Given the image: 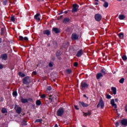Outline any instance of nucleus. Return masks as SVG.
I'll return each mask as SVG.
<instances>
[{
	"label": "nucleus",
	"instance_id": "nucleus-1",
	"mask_svg": "<svg viewBox=\"0 0 127 127\" xmlns=\"http://www.w3.org/2000/svg\"><path fill=\"white\" fill-rule=\"evenodd\" d=\"M23 83L25 85H29L30 84V78L28 76H26L23 79Z\"/></svg>",
	"mask_w": 127,
	"mask_h": 127
},
{
	"label": "nucleus",
	"instance_id": "nucleus-2",
	"mask_svg": "<svg viewBox=\"0 0 127 127\" xmlns=\"http://www.w3.org/2000/svg\"><path fill=\"white\" fill-rule=\"evenodd\" d=\"M64 114V109L61 108L57 111V116L62 117Z\"/></svg>",
	"mask_w": 127,
	"mask_h": 127
},
{
	"label": "nucleus",
	"instance_id": "nucleus-3",
	"mask_svg": "<svg viewBox=\"0 0 127 127\" xmlns=\"http://www.w3.org/2000/svg\"><path fill=\"white\" fill-rule=\"evenodd\" d=\"M72 12H77L79 8V5L77 4H73L72 5Z\"/></svg>",
	"mask_w": 127,
	"mask_h": 127
},
{
	"label": "nucleus",
	"instance_id": "nucleus-4",
	"mask_svg": "<svg viewBox=\"0 0 127 127\" xmlns=\"http://www.w3.org/2000/svg\"><path fill=\"white\" fill-rule=\"evenodd\" d=\"M95 19L96 21H101L102 20V15L100 14H96L95 15Z\"/></svg>",
	"mask_w": 127,
	"mask_h": 127
},
{
	"label": "nucleus",
	"instance_id": "nucleus-5",
	"mask_svg": "<svg viewBox=\"0 0 127 127\" xmlns=\"http://www.w3.org/2000/svg\"><path fill=\"white\" fill-rule=\"evenodd\" d=\"M88 84H87L84 82H82L81 83L80 88H81V90H83L84 89L88 88Z\"/></svg>",
	"mask_w": 127,
	"mask_h": 127
},
{
	"label": "nucleus",
	"instance_id": "nucleus-6",
	"mask_svg": "<svg viewBox=\"0 0 127 127\" xmlns=\"http://www.w3.org/2000/svg\"><path fill=\"white\" fill-rule=\"evenodd\" d=\"M71 38L72 40H77V39L79 38V36H78L76 33H73L71 35Z\"/></svg>",
	"mask_w": 127,
	"mask_h": 127
},
{
	"label": "nucleus",
	"instance_id": "nucleus-7",
	"mask_svg": "<svg viewBox=\"0 0 127 127\" xmlns=\"http://www.w3.org/2000/svg\"><path fill=\"white\" fill-rule=\"evenodd\" d=\"M99 105L100 106L101 109H104V107L105 106V104L104 103V101L102 98H100Z\"/></svg>",
	"mask_w": 127,
	"mask_h": 127
},
{
	"label": "nucleus",
	"instance_id": "nucleus-8",
	"mask_svg": "<svg viewBox=\"0 0 127 127\" xmlns=\"http://www.w3.org/2000/svg\"><path fill=\"white\" fill-rule=\"evenodd\" d=\"M15 110H16V112L17 114H20V113H21L22 109L20 107L16 106L15 107Z\"/></svg>",
	"mask_w": 127,
	"mask_h": 127
},
{
	"label": "nucleus",
	"instance_id": "nucleus-9",
	"mask_svg": "<svg viewBox=\"0 0 127 127\" xmlns=\"http://www.w3.org/2000/svg\"><path fill=\"white\" fill-rule=\"evenodd\" d=\"M79 104L80 106H82L83 108H87V107H89V105L84 103V102H79Z\"/></svg>",
	"mask_w": 127,
	"mask_h": 127
},
{
	"label": "nucleus",
	"instance_id": "nucleus-10",
	"mask_svg": "<svg viewBox=\"0 0 127 127\" xmlns=\"http://www.w3.org/2000/svg\"><path fill=\"white\" fill-rule=\"evenodd\" d=\"M83 53H84V52H83V50H79L77 52V53L76 54L77 57H81V56L83 55Z\"/></svg>",
	"mask_w": 127,
	"mask_h": 127
},
{
	"label": "nucleus",
	"instance_id": "nucleus-11",
	"mask_svg": "<svg viewBox=\"0 0 127 127\" xmlns=\"http://www.w3.org/2000/svg\"><path fill=\"white\" fill-rule=\"evenodd\" d=\"M121 124L122 126L124 127L127 126V119H123L121 121Z\"/></svg>",
	"mask_w": 127,
	"mask_h": 127
},
{
	"label": "nucleus",
	"instance_id": "nucleus-12",
	"mask_svg": "<svg viewBox=\"0 0 127 127\" xmlns=\"http://www.w3.org/2000/svg\"><path fill=\"white\" fill-rule=\"evenodd\" d=\"M19 40H21V41H23V40H25V41H28V38L27 37H25L23 38V36H20L19 37Z\"/></svg>",
	"mask_w": 127,
	"mask_h": 127
},
{
	"label": "nucleus",
	"instance_id": "nucleus-13",
	"mask_svg": "<svg viewBox=\"0 0 127 127\" xmlns=\"http://www.w3.org/2000/svg\"><path fill=\"white\" fill-rule=\"evenodd\" d=\"M49 99L51 100V103H52L56 99V96L55 95H50Z\"/></svg>",
	"mask_w": 127,
	"mask_h": 127
},
{
	"label": "nucleus",
	"instance_id": "nucleus-14",
	"mask_svg": "<svg viewBox=\"0 0 127 127\" xmlns=\"http://www.w3.org/2000/svg\"><path fill=\"white\" fill-rule=\"evenodd\" d=\"M111 105L112 107H114L115 109H117V104H115V100L112 99L111 101Z\"/></svg>",
	"mask_w": 127,
	"mask_h": 127
},
{
	"label": "nucleus",
	"instance_id": "nucleus-15",
	"mask_svg": "<svg viewBox=\"0 0 127 127\" xmlns=\"http://www.w3.org/2000/svg\"><path fill=\"white\" fill-rule=\"evenodd\" d=\"M119 18L120 20H124L126 18V16L124 14H120L119 15Z\"/></svg>",
	"mask_w": 127,
	"mask_h": 127
},
{
	"label": "nucleus",
	"instance_id": "nucleus-16",
	"mask_svg": "<svg viewBox=\"0 0 127 127\" xmlns=\"http://www.w3.org/2000/svg\"><path fill=\"white\" fill-rule=\"evenodd\" d=\"M53 31H54L55 33H60V30L58 29V28H53Z\"/></svg>",
	"mask_w": 127,
	"mask_h": 127
},
{
	"label": "nucleus",
	"instance_id": "nucleus-17",
	"mask_svg": "<svg viewBox=\"0 0 127 127\" xmlns=\"http://www.w3.org/2000/svg\"><path fill=\"white\" fill-rule=\"evenodd\" d=\"M2 60H6L7 59V55L6 54H3L1 56Z\"/></svg>",
	"mask_w": 127,
	"mask_h": 127
},
{
	"label": "nucleus",
	"instance_id": "nucleus-18",
	"mask_svg": "<svg viewBox=\"0 0 127 127\" xmlns=\"http://www.w3.org/2000/svg\"><path fill=\"white\" fill-rule=\"evenodd\" d=\"M70 22V19L68 18H65L64 20H63V23H68Z\"/></svg>",
	"mask_w": 127,
	"mask_h": 127
},
{
	"label": "nucleus",
	"instance_id": "nucleus-19",
	"mask_svg": "<svg viewBox=\"0 0 127 127\" xmlns=\"http://www.w3.org/2000/svg\"><path fill=\"white\" fill-rule=\"evenodd\" d=\"M111 90L112 92H113L114 95H116V94H117V88L116 87H112Z\"/></svg>",
	"mask_w": 127,
	"mask_h": 127
},
{
	"label": "nucleus",
	"instance_id": "nucleus-20",
	"mask_svg": "<svg viewBox=\"0 0 127 127\" xmlns=\"http://www.w3.org/2000/svg\"><path fill=\"white\" fill-rule=\"evenodd\" d=\"M101 77H103V74H102L101 73H99L96 74V78L97 80H99V79H100V78H101Z\"/></svg>",
	"mask_w": 127,
	"mask_h": 127
},
{
	"label": "nucleus",
	"instance_id": "nucleus-21",
	"mask_svg": "<svg viewBox=\"0 0 127 127\" xmlns=\"http://www.w3.org/2000/svg\"><path fill=\"white\" fill-rule=\"evenodd\" d=\"M44 34H46V35H49L50 34V31L48 30H46L43 31Z\"/></svg>",
	"mask_w": 127,
	"mask_h": 127
},
{
	"label": "nucleus",
	"instance_id": "nucleus-22",
	"mask_svg": "<svg viewBox=\"0 0 127 127\" xmlns=\"http://www.w3.org/2000/svg\"><path fill=\"white\" fill-rule=\"evenodd\" d=\"M21 101L23 103V104H25L26 103H27L28 102V100L27 99H23V98H21Z\"/></svg>",
	"mask_w": 127,
	"mask_h": 127
},
{
	"label": "nucleus",
	"instance_id": "nucleus-23",
	"mask_svg": "<svg viewBox=\"0 0 127 127\" xmlns=\"http://www.w3.org/2000/svg\"><path fill=\"white\" fill-rule=\"evenodd\" d=\"M118 36L120 39H124V35L123 33H120L118 34Z\"/></svg>",
	"mask_w": 127,
	"mask_h": 127
},
{
	"label": "nucleus",
	"instance_id": "nucleus-24",
	"mask_svg": "<svg viewBox=\"0 0 127 127\" xmlns=\"http://www.w3.org/2000/svg\"><path fill=\"white\" fill-rule=\"evenodd\" d=\"M83 115L87 117V116H91V112L88 111V113H83Z\"/></svg>",
	"mask_w": 127,
	"mask_h": 127
},
{
	"label": "nucleus",
	"instance_id": "nucleus-25",
	"mask_svg": "<svg viewBox=\"0 0 127 127\" xmlns=\"http://www.w3.org/2000/svg\"><path fill=\"white\" fill-rule=\"evenodd\" d=\"M103 6L106 8L108 7V6H109V3H108V2H105Z\"/></svg>",
	"mask_w": 127,
	"mask_h": 127
},
{
	"label": "nucleus",
	"instance_id": "nucleus-26",
	"mask_svg": "<svg viewBox=\"0 0 127 127\" xmlns=\"http://www.w3.org/2000/svg\"><path fill=\"white\" fill-rule=\"evenodd\" d=\"M36 104L37 106H40L41 105V101L38 100L36 101Z\"/></svg>",
	"mask_w": 127,
	"mask_h": 127
},
{
	"label": "nucleus",
	"instance_id": "nucleus-27",
	"mask_svg": "<svg viewBox=\"0 0 127 127\" xmlns=\"http://www.w3.org/2000/svg\"><path fill=\"white\" fill-rule=\"evenodd\" d=\"M6 109L3 108L1 110V112L2 113V114H5V113H6Z\"/></svg>",
	"mask_w": 127,
	"mask_h": 127
},
{
	"label": "nucleus",
	"instance_id": "nucleus-28",
	"mask_svg": "<svg viewBox=\"0 0 127 127\" xmlns=\"http://www.w3.org/2000/svg\"><path fill=\"white\" fill-rule=\"evenodd\" d=\"M122 59L124 60V61H126L127 60V56L124 55L122 56Z\"/></svg>",
	"mask_w": 127,
	"mask_h": 127
},
{
	"label": "nucleus",
	"instance_id": "nucleus-29",
	"mask_svg": "<svg viewBox=\"0 0 127 127\" xmlns=\"http://www.w3.org/2000/svg\"><path fill=\"white\" fill-rule=\"evenodd\" d=\"M42 119H37L35 121V123H42Z\"/></svg>",
	"mask_w": 127,
	"mask_h": 127
},
{
	"label": "nucleus",
	"instance_id": "nucleus-30",
	"mask_svg": "<svg viewBox=\"0 0 127 127\" xmlns=\"http://www.w3.org/2000/svg\"><path fill=\"white\" fill-rule=\"evenodd\" d=\"M102 73H103V74H107V70H106V69H102L101 70Z\"/></svg>",
	"mask_w": 127,
	"mask_h": 127
},
{
	"label": "nucleus",
	"instance_id": "nucleus-31",
	"mask_svg": "<svg viewBox=\"0 0 127 127\" xmlns=\"http://www.w3.org/2000/svg\"><path fill=\"white\" fill-rule=\"evenodd\" d=\"M120 83H121V84H123L124 83V82H125V78H121L120 80H119Z\"/></svg>",
	"mask_w": 127,
	"mask_h": 127
},
{
	"label": "nucleus",
	"instance_id": "nucleus-32",
	"mask_svg": "<svg viewBox=\"0 0 127 127\" xmlns=\"http://www.w3.org/2000/svg\"><path fill=\"white\" fill-rule=\"evenodd\" d=\"M19 76H20V77H24V76H25V75L23 73H22V72H19L18 73Z\"/></svg>",
	"mask_w": 127,
	"mask_h": 127
},
{
	"label": "nucleus",
	"instance_id": "nucleus-33",
	"mask_svg": "<svg viewBox=\"0 0 127 127\" xmlns=\"http://www.w3.org/2000/svg\"><path fill=\"white\" fill-rule=\"evenodd\" d=\"M11 21H13V22H14V21H15V18L14 17V16H13L11 17Z\"/></svg>",
	"mask_w": 127,
	"mask_h": 127
},
{
	"label": "nucleus",
	"instance_id": "nucleus-34",
	"mask_svg": "<svg viewBox=\"0 0 127 127\" xmlns=\"http://www.w3.org/2000/svg\"><path fill=\"white\" fill-rule=\"evenodd\" d=\"M12 95L13 96L16 97V96H17V92L16 91H14L13 92Z\"/></svg>",
	"mask_w": 127,
	"mask_h": 127
},
{
	"label": "nucleus",
	"instance_id": "nucleus-35",
	"mask_svg": "<svg viewBox=\"0 0 127 127\" xmlns=\"http://www.w3.org/2000/svg\"><path fill=\"white\" fill-rule=\"evenodd\" d=\"M47 91H51V90H52V87H51V86H48L47 88Z\"/></svg>",
	"mask_w": 127,
	"mask_h": 127
},
{
	"label": "nucleus",
	"instance_id": "nucleus-36",
	"mask_svg": "<svg viewBox=\"0 0 127 127\" xmlns=\"http://www.w3.org/2000/svg\"><path fill=\"white\" fill-rule=\"evenodd\" d=\"M106 98L107 99H111V98H112V96L108 94H106Z\"/></svg>",
	"mask_w": 127,
	"mask_h": 127
},
{
	"label": "nucleus",
	"instance_id": "nucleus-37",
	"mask_svg": "<svg viewBox=\"0 0 127 127\" xmlns=\"http://www.w3.org/2000/svg\"><path fill=\"white\" fill-rule=\"evenodd\" d=\"M39 15H40V14H39V13H37V14L35 15L34 18H35V19H36V18H38V16H39Z\"/></svg>",
	"mask_w": 127,
	"mask_h": 127
},
{
	"label": "nucleus",
	"instance_id": "nucleus-38",
	"mask_svg": "<svg viewBox=\"0 0 127 127\" xmlns=\"http://www.w3.org/2000/svg\"><path fill=\"white\" fill-rule=\"evenodd\" d=\"M66 72L67 74H70V73H72V70H71V69H67Z\"/></svg>",
	"mask_w": 127,
	"mask_h": 127
},
{
	"label": "nucleus",
	"instance_id": "nucleus-39",
	"mask_svg": "<svg viewBox=\"0 0 127 127\" xmlns=\"http://www.w3.org/2000/svg\"><path fill=\"white\" fill-rule=\"evenodd\" d=\"M6 3H7V0H5L3 2V4H4V5H6Z\"/></svg>",
	"mask_w": 127,
	"mask_h": 127
},
{
	"label": "nucleus",
	"instance_id": "nucleus-40",
	"mask_svg": "<svg viewBox=\"0 0 127 127\" xmlns=\"http://www.w3.org/2000/svg\"><path fill=\"white\" fill-rule=\"evenodd\" d=\"M49 66H50V67H53V63H50L49 64Z\"/></svg>",
	"mask_w": 127,
	"mask_h": 127
},
{
	"label": "nucleus",
	"instance_id": "nucleus-41",
	"mask_svg": "<svg viewBox=\"0 0 127 127\" xmlns=\"http://www.w3.org/2000/svg\"><path fill=\"white\" fill-rule=\"evenodd\" d=\"M1 31H2V34H3V33H4V28H2L1 29Z\"/></svg>",
	"mask_w": 127,
	"mask_h": 127
},
{
	"label": "nucleus",
	"instance_id": "nucleus-42",
	"mask_svg": "<svg viewBox=\"0 0 127 127\" xmlns=\"http://www.w3.org/2000/svg\"><path fill=\"white\" fill-rule=\"evenodd\" d=\"M115 126L116 127H119V125H120V123L119 122H116L115 123Z\"/></svg>",
	"mask_w": 127,
	"mask_h": 127
},
{
	"label": "nucleus",
	"instance_id": "nucleus-43",
	"mask_svg": "<svg viewBox=\"0 0 127 127\" xmlns=\"http://www.w3.org/2000/svg\"><path fill=\"white\" fill-rule=\"evenodd\" d=\"M74 66L75 67H77V66H78V63L77 62H75L74 64Z\"/></svg>",
	"mask_w": 127,
	"mask_h": 127
},
{
	"label": "nucleus",
	"instance_id": "nucleus-44",
	"mask_svg": "<svg viewBox=\"0 0 127 127\" xmlns=\"http://www.w3.org/2000/svg\"><path fill=\"white\" fill-rule=\"evenodd\" d=\"M83 97H84V98H86L87 100H89V97H87L85 94L83 95Z\"/></svg>",
	"mask_w": 127,
	"mask_h": 127
},
{
	"label": "nucleus",
	"instance_id": "nucleus-45",
	"mask_svg": "<svg viewBox=\"0 0 127 127\" xmlns=\"http://www.w3.org/2000/svg\"><path fill=\"white\" fill-rule=\"evenodd\" d=\"M3 68V66L1 64H0V69H2Z\"/></svg>",
	"mask_w": 127,
	"mask_h": 127
},
{
	"label": "nucleus",
	"instance_id": "nucleus-46",
	"mask_svg": "<svg viewBox=\"0 0 127 127\" xmlns=\"http://www.w3.org/2000/svg\"><path fill=\"white\" fill-rule=\"evenodd\" d=\"M45 97H46V96H45V94H43L41 96V98H45Z\"/></svg>",
	"mask_w": 127,
	"mask_h": 127
},
{
	"label": "nucleus",
	"instance_id": "nucleus-47",
	"mask_svg": "<svg viewBox=\"0 0 127 127\" xmlns=\"http://www.w3.org/2000/svg\"><path fill=\"white\" fill-rule=\"evenodd\" d=\"M74 108L75 110H79V108H78V106L77 105H74Z\"/></svg>",
	"mask_w": 127,
	"mask_h": 127
},
{
	"label": "nucleus",
	"instance_id": "nucleus-48",
	"mask_svg": "<svg viewBox=\"0 0 127 127\" xmlns=\"http://www.w3.org/2000/svg\"><path fill=\"white\" fill-rule=\"evenodd\" d=\"M125 111L127 113V104L125 106Z\"/></svg>",
	"mask_w": 127,
	"mask_h": 127
},
{
	"label": "nucleus",
	"instance_id": "nucleus-49",
	"mask_svg": "<svg viewBox=\"0 0 127 127\" xmlns=\"http://www.w3.org/2000/svg\"><path fill=\"white\" fill-rule=\"evenodd\" d=\"M36 74H37V73L36 72V71H33V75H36Z\"/></svg>",
	"mask_w": 127,
	"mask_h": 127
},
{
	"label": "nucleus",
	"instance_id": "nucleus-50",
	"mask_svg": "<svg viewBox=\"0 0 127 127\" xmlns=\"http://www.w3.org/2000/svg\"><path fill=\"white\" fill-rule=\"evenodd\" d=\"M36 19L37 20L39 21V20H40V18L38 17V18H36Z\"/></svg>",
	"mask_w": 127,
	"mask_h": 127
},
{
	"label": "nucleus",
	"instance_id": "nucleus-51",
	"mask_svg": "<svg viewBox=\"0 0 127 127\" xmlns=\"http://www.w3.org/2000/svg\"><path fill=\"white\" fill-rule=\"evenodd\" d=\"M95 5H98V2H95Z\"/></svg>",
	"mask_w": 127,
	"mask_h": 127
},
{
	"label": "nucleus",
	"instance_id": "nucleus-52",
	"mask_svg": "<svg viewBox=\"0 0 127 127\" xmlns=\"http://www.w3.org/2000/svg\"><path fill=\"white\" fill-rule=\"evenodd\" d=\"M119 99L118 98L115 99V102H118Z\"/></svg>",
	"mask_w": 127,
	"mask_h": 127
},
{
	"label": "nucleus",
	"instance_id": "nucleus-53",
	"mask_svg": "<svg viewBox=\"0 0 127 127\" xmlns=\"http://www.w3.org/2000/svg\"><path fill=\"white\" fill-rule=\"evenodd\" d=\"M54 127H58V125L57 124H56Z\"/></svg>",
	"mask_w": 127,
	"mask_h": 127
},
{
	"label": "nucleus",
	"instance_id": "nucleus-54",
	"mask_svg": "<svg viewBox=\"0 0 127 127\" xmlns=\"http://www.w3.org/2000/svg\"><path fill=\"white\" fill-rule=\"evenodd\" d=\"M64 13H68V11H65Z\"/></svg>",
	"mask_w": 127,
	"mask_h": 127
},
{
	"label": "nucleus",
	"instance_id": "nucleus-55",
	"mask_svg": "<svg viewBox=\"0 0 127 127\" xmlns=\"http://www.w3.org/2000/svg\"><path fill=\"white\" fill-rule=\"evenodd\" d=\"M1 43V38H0V44Z\"/></svg>",
	"mask_w": 127,
	"mask_h": 127
},
{
	"label": "nucleus",
	"instance_id": "nucleus-56",
	"mask_svg": "<svg viewBox=\"0 0 127 127\" xmlns=\"http://www.w3.org/2000/svg\"><path fill=\"white\" fill-rule=\"evenodd\" d=\"M41 0H37L38 1H40ZM43 1H44V0H42Z\"/></svg>",
	"mask_w": 127,
	"mask_h": 127
},
{
	"label": "nucleus",
	"instance_id": "nucleus-57",
	"mask_svg": "<svg viewBox=\"0 0 127 127\" xmlns=\"http://www.w3.org/2000/svg\"><path fill=\"white\" fill-rule=\"evenodd\" d=\"M97 107V108H99L100 107V105H99V104H98Z\"/></svg>",
	"mask_w": 127,
	"mask_h": 127
},
{
	"label": "nucleus",
	"instance_id": "nucleus-58",
	"mask_svg": "<svg viewBox=\"0 0 127 127\" xmlns=\"http://www.w3.org/2000/svg\"><path fill=\"white\" fill-rule=\"evenodd\" d=\"M95 1H99V0H95Z\"/></svg>",
	"mask_w": 127,
	"mask_h": 127
},
{
	"label": "nucleus",
	"instance_id": "nucleus-59",
	"mask_svg": "<svg viewBox=\"0 0 127 127\" xmlns=\"http://www.w3.org/2000/svg\"><path fill=\"white\" fill-rule=\"evenodd\" d=\"M100 86H101V87H102V84L101 83L100 84Z\"/></svg>",
	"mask_w": 127,
	"mask_h": 127
},
{
	"label": "nucleus",
	"instance_id": "nucleus-60",
	"mask_svg": "<svg viewBox=\"0 0 127 127\" xmlns=\"http://www.w3.org/2000/svg\"><path fill=\"white\" fill-rule=\"evenodd\" d=\"M117 0L121 1V0Z\"/></svg>",
	"mask_w": 127,
	"mask_h": 127
},
{
	"label": "nucleus",
	"instance_id": "nucleus-61",
	"mask_svg": "<svg viewBox=\"0 0 127 127\" xmlns=\"http://www.w3.org/2000/svg\"><path fill=\"white\" fill-rule=\"evenodd\" d=\"M63 16H61V17H63Z\"/></svg>",
	"mask_w": 127,
	"mask_h": 127
},
{
	"label": "nucleus",
	"instance_id": "nucleus-62",
	"mask_svg": "<svg viewBox=\"0 0 127 127\" xmlns=\"http://www.w3.org/2000/svg\"><path fill=\"white\" fill-rule=\"evenodd\" d=\"M103 0V1H104V0Z\"/></svg>",
	"mask_w": 127,
	"mask_h": 127
}]
</instances>
